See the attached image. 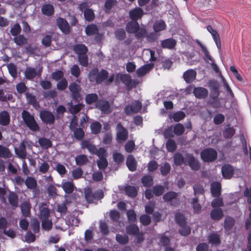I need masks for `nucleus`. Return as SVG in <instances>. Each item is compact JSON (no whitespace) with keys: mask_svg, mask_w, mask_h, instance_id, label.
<instances>
[{"mask_svg":"<svg viewBox=\"0 0 251 251\" xmlns=\"http://www.w3.org/2000/svg\"><path fill=\"white\" fill-rule=\"evenodd\" d=\"M108 75V72L105 70L102 69L99 72L97 68H94L90 72L88 78L90 82L99 84L107 77Z\"/></svg>","mask_w":251,"mask_h":251,"instance_id":"nucleus-1","label":"nucleus"},{"mask_svg":"<svg viewBox=\"0 0 251 251\" xmlns=\"http://www.w3.org/2000/svg\"><path fill=\"white\" fill-rule=\"evenodd\" d=\"M22 117L27 127L33 131L39 130V126L33 116L28 111L24 110L22 113Z\"/></svg>","mask_w":251,"mask_h":251,"instance_id":"nucleus-2","label":"nucleus"},{"mask_svg":"<svg viewBox=\"0 0 251 251\" xmlns=\"http://www.w3.org/2000/svg\"><path fill=\"white\" fill-rule=\"evenodd\" d=\"M201 159L205 162L213 161L217 156V151L213 149H206L203 150L201 154Z\"/></svg>","mask_w":251,"mask_h":251,"instance_id":"nucleus-3","label":"nucleus"},{"mask_svg":"<svg viewBox=\"0 0 251 251\" xmlns=\"http://www.w3.org/2000/svg\"><path fill=\"white\" fill-rule=\"evenodd\" d=\"M221 172L224 178L230 179L233 175L240 172L239 169H234L230 164H225L222 167Z\"/></svg>","mask_w":251,"mask_h":251,"instance_id":"nucleus-4","label":"nucleus"},{"mask_svg":"<svg viewBox=\"0 0 251 251\" xmlns=\"http://www.w3.org/2000/svg\"><path fill=\"white\" fill-rule=\"evenodd\" d=\"M142 106V102L139 100H134L131 105H126L124 111L127 115L136 113L141 110Z\"/></svg>","mask_w":251,"mask_h":251,"instance_id":"nucleus-5","label":"nucleus"},{"mask_svg":"<svg viewBox=\"0 0 251 251\" xmlns=\"http://www.w3.org/2000/svg\"><path fill=\"white\" fill-rule=\"evenodd\" d=\"M116 139L118 142L124 141L128 137V131L123 127L121 123H119L116 127Z\"/></svg>","mask_w":251,"mask_h":251,"instance_id":"nucleus-6","label":"nucleus"},{"mask_svg":"<svg viewBox=\"0 0 251 251\" xmlns=\"http://www.w3.org/2000/svg\"><path fill=\"white\" fill-rule=\"evenodd\" d=\"M40 117L43 122L48 125L53 124L55 121L54 114L48 110L41 111L40 113Z\"/></svg>","mask_w":251,"mask_h":251,"instance_id":"nucleus-7","label":"nucleus"},{"mask_svg":"<svg viewBox=\"0 0 251 251\" xmlns=\"http://www.w3.org/2000/svg\"><path fill=\"white\" fill-rule=\"evenodd\" d=\"M96 107L104 114H109L112 111L110 104L107 100H98L96 103Z\"/></svg>","mask_w":251,"mask_h":251,"instance_id":"nucleus-8","label":"nucleus"},{"mask_svg":"<svg viewBox=\"0 0 251 251\" xmlns=\"http://www.w3.org/2000/svg\"><path fill=\"white\" fill-rule=\"evenodd\" d=\"M144 14V11L140 7L135 8L129 11V16L132 21L137 22V20L141 19Z\"/></svg>","mask_w":251,"mask_h":251,"instance_id":"nucleus-9","label":"nucleus"},{"mask_svg":"<svg viewBox=\"0 0 251 251\" xmlns=\"http://www.w3.org/2000/svg\"><path fill=\"white\" fill-rule=\"evenodd\" d=\"M57 24L61 31L65 34H67L70 31V26L66 20L62 18H59L57 19Z\"/></svg>","mask_w":251,"mask_h":251,"instance_id":"nucleus-10","label":"nucleus"},{"mask_svg":"<svg viewBox=\"0 0 251 251\" xmlns=\"http://www.w3.org/2000/svg\"><path fill=\"white\" fill-rule=\"evenodd\" d=\"M121 80L126 86L129 87L131 85V78L129 75L118 74L116 75V82Z\"/></svg>","mask_w":251,"mask_h":251,"instance_id":"nucleus-11","label":"nucleus"},{"mask_svg":"<svg viewBox=\"0 0 251 251\" xmlns=\"http://www.w3.org/2000/svg\"><path fill=\"white\" fill-rule=\"evenodd\" d=\"M61 186L65 193L68 194L72 193L75 188L74 183L72 181H65L63 180Z\"/></svg>","mask_w":251,"mask_h":251,"instance_id":"nucleus-12","label":"nucleus"},{"mask_svg":"<svg viewBox=\"0 0 251 251\" xmlns=\"http://www.w3.org/2000/svg\"><path fill=\"white\" fill-rule=\"evenodd\" d=\"M193 93L196 98L204 99L208 96V91L204 88L197 87L194 88Z\"/></svg>","mask_w":251,"mask_h":251,"instance_id":"nucleus-13","label":"nucleus"},{"mask_svg":"<svg viewBox=\"0 0 251 251\" xmlns=\"http://www.w3.org/2000/svg\"><path fill=\"white\" fill-rule=\"evenodd\" d=\"M207 30L211 34L213 40L216 44V46L219 50L221 49V42L220 36L217 31L213 29L212 27L210 25L207 26Z\"/></svg>","mask_w":251,"mask_h":251,"instance_id":"nucleus-14","label":"nucleus"},{"mask_svg":"<svg viewBox=\"0 0 251 251\" xmlns=\"http://www.w3.org/2000/svg\"><path fill=\"white\" fill-rule=\"evenodd\" d=\"M41 71L37 72L36 69L31 67H27L25 72V75L28 79H31L37 75H40Z\"/></svg>","mask_w":251,"mask_h":251,"instance_id":"nucleus-15","label":"nucleus"},{"mask_svg":"<svg viewBox=\"0 0 251 251\" xmlns=\"http://www.w3.org/2000/svg\"><path fill=\"white\" fill-rule=\"evenodd\" d=\"M183 76L187 83H191L196 78V72L193 70H188L184 73Z\"/></svg>","mask_w":251,"mask_h":251,"instance_id":"nucleus-16","label":"nucleus"},{"mask_svg":"<svg viewBox=\"0 0 251 251\" xmlns=\"http://www.w3.org/2000/svg\"><path fill=\"white\" fill-rule=\"evenodd\" d=\"M153 65L151 63L142 66L137 70V75L139 77L144 75L153 68Z\"/></svg>","mask_w":251,"mask_h":251,"instance_id":"nucleus-17","label":"nucleus"},{"mask_svg":"<svg viewBox=\"0 0 251 251\" xmlns=\"http://www.w3.org/2000/svg\"><path fill=\"white\" fill-rule=\"evenodd\" d=\"M187 160L188 164L193 170H198L199 169L200 165L198 160L191 154L187 155Z\"/></svg>","mask_w":251,"mask_h":251,"instance_id":"nucleus-18","label":"nucleus"},{"mask_svg":"<svg viewBox=\"0 0 251 251\" xmlns=\"http://www.w3.org/2000/svg\"><path fill=\"white\" fill-rule=\"evenodd\" d=\"M126 165L130 171H134L136 169L137 163L134 157L131 155H128L126 159Z\"/></svg>","mask_w":251,"mask_h":251,"instance_id":"nucleus-19","label":"nucleus"},{"mask_svg":"<svg viewBox=\"0 0 251 251\" xmlns=\"http://www.w3.org/2000/svg\"><path fill=\"white\" fill-rule=\"evenodd\" d=\"M9 114L6 111H1L0 113V124L2 126H7L10 122Z\"/></svg>","mask_w":251,"mask_h":251,"instance_id":"nucleus-20","label":"nucleus"},{"mask_svg":"<svg viewBox=\"0 0 251 251\" xmlns=\"http://www.w3.org/2000/svg\"><path fill=\"white\" fill-rule=\"evenodd\" d=\"M224 216L222 209L220 208H214L210 213V217L214 220H219Z\"/></svg>","mask_w":251,"mask_h":251,"instance_id":"nucleus-21","label":"nucleus"},{"mask_svg":"<svg viewBox=\"0 0 251 251\" xmlns=\"http://www.w3.org/2000/svg\"><path fill=\"white\" fill-rule=\"evenodd\" d=\"M139 25L136 21H130L126 25V30L127 32L135 33L137 31Z\"/></svg>","mask_w":251,"mask_h":251,"instance_id":"nucleus-22","label":"nucleus"},{"mask_svg":"<svg viewBox=\"0 0 251 251\" xmlns=\"http://www.w3.org/2000/svg\"><path fill=\"white\" fill-rule=\"evenodd\" d=\"M16 154L22 159H25L26 156V148L25 144L22 143L18 148L15 149Z\"/></svg>","mask_w":251,"mask_h":251,"instance_id":"nucleus-23","label":"nucleus"},{"mask_svg":"<svg viewBox=\"0 0 251 251\" xmlns=\"http://www.w3.org/2000/svg\"><path fill=\"white\" fill-rule=\"evenodd\" d=\"M207 240L209 243L213 245H217L220 243L219 235L216 233H212L207 237Z\"/></svg>","mask_w":251,"mask_h":251,"instance_id":"nucleus-24","label":"nucleus"},{"mask_svg":"<svg viewBox=\"0 0 251 251\" xmlns=\"http://www.w3.org/2000/svg\"><path fill=\"white\" fill-rule=\"evenodd\" d=\"M176 44L175 40L172 38L167 39L161 42V46L163 48L172 49L175 47Z\"/></svg>","mask_w":251,"mask_h":251,"instance_id":"nucleus-25","label":"nucleus"},{"mask_svg":"<svg viewBox=\"0 0 251 251\" xmlns=\"http://www.w3.org/2000/svg\"><path fill=\"white\" fill-rule=\"evenodd\" d=\"M211 192L214 197H218L221 194V185L219 182H213L211 185Z\"/></svg>","mask_w":251,"mask_h":251,"instance_id":"nucleus-26","label":"nucleus"},{"mask_svg":"<svg viewBox=\"0 0 251 251\" xmlns=\"http://www.w3.org/2000/svg\"><path fill=\"white\" fill-rule=\"evenodd\" d=\"M30 204L29 202L24 201L21 205L22 214L25 217H28L30 214Z\"/></svg>","mask_w":251,"mask_h":251,"instance_id":"nucleus-27","label":"nucleus"},{"mask_svg":"<svg viewBox=\"0 0 251 251\" xmlns=\"http://www.w3.org/2000/svg\"><path fill=\"white\" fill-rule=\"evenodd\" d=\"M74 50L78 55L86 54L88 51L87 47L83 44H77L74 46Z\"/></svg>","mask_w":251,"mask_h":251,"instance_id":"nucleus-28","label":"nucleus"},{"mask_svg":"<svg viewBox=\"0 0 251 251\" xmlns=\"http://www.w3.org/2000/svg\"><path fill=\"white\" fill-rule=\"evenodd\" d=\"M166 27V25L165 22L162 20L156 21L153 25V29L155 32L162 31L165 29Z\"/></svg>","mask_w":251,"mask_h":251,"instance_id":"nucleus-29","label":"nucleus"},{"mask_svg":"<svg viewBox=\"0 0 251 251\" xmlns=\"http://www.w3.org/2000/svg\"><path fill=\"white\" fill-rule=\"evenodd\" d=\"M143 58L147 61H154L156 58L154 56V51L149 49L145 50L143 54Z\"/></svg>","mask_w":251,"mask_h":251,"instance_id":"nucleus-30","label":"nucleus"},{"mask_svg":"<svg viewBox=\"0 0 251 251\" xmlns=\"http://www.w3.org/2000/svg\"><path fill=\"white\" fill-rule=\"evenodd\" d=\"M42 12L45 15L50 16L54 12V7L50 4H45L42 7Z\"/></svg>","mask_w":251,"mask_h":251,"instance_id":"nucleus-31","label":"nucleus"},{"mask_svg":"<svg viewBox=\"0 0 251 251\" xmlns=\"http://www.w3.org/2000/svg\"><path fill=\"white\" fill-rule=\"evenodd\" d=\"M25 182L26 187L30 189H34L37 186V181L33 177H27Z\"/></svg>","mask_w":251,"mask_h":251,"instance_id":"nucleus-32","label":"nucleus"},{"mask_svg":"<svg viewBox=\"0 0 251 251\" xmlns=\"http://www.w3.org/2000/svg\"><path fill=\"white\" fill-rule=\"evenodd\" d=\"M126 231L129 235H137L139 233V229L135 225H131L126 227Z\"/></svg>","mask_w":251,"mask_h":251,"instance_id":"nucleus-33","label":"nucleus"},{"mask_svg":"<svg viewBox=\"0 0 251 251\" xmlns=\"http://www.w3.org/2000/svg\"><path fill=\"white\" fill-rule=\"evenodd\" d=\"M38 143L43 149H47L52 146V143L50 140L45 138H40L38 139Z\"/></svg>","mask_w":251,"mask_h":251,"instance_id":"nucleus-34","label":"nucleus"},{"mask_svg":"<svg viewBox=\"0 0 251 251\" xmlns=\"http://www.w3.org/2000/svg\"><path fill=\"white\" fill-rule=\"evenodd\" d=\"M85 32L87 35L91 36L98 32L97 26L94 25H87L85 28Z\"/></svg>","mask_w":251,"mask_h":251,"instance_id":"nucleus-35","label":"nucleus"},{"mask_svg":"<svg viewBox=\"0 0 251 251\" xmlns=\"http://www.w3.org/2000/svg\"><path fill=\"white\" fill-rule=\"evenodd\" d=\"M173 131L176 135L180 136L184 133L185 128L182 124L178 123L174 126Z\"/></svg>","mask_w":251,"mask_h":251,"instance_id":"nucleus-36","label":"nucleus"},{"mask_svg":"<svg viewBox=\"0 0 251 251\" xmlns=\"http://www.w3.org/2000/svg\"><path fill=\"white\" fill-rule=\"evenodd\" d=\"M75 160L76 164L79 166L83 165L88 161L87 156L84 154L77 155L75 158Z\"/></svg>","mask_w":251,"mask_h":251,"instance_id":"nucleus-37","label":"nucleus"},{"mask_svg":"<svg viewBox=\"0 0 251 251\" xmlns=\"http://www.w3.org/2000/svg\"><path fill=\"white\" fill-rule=\"evenodd\" d=\"M11 155L12 154L8 148L0 145V157L10 158Z\"/></svg>","mask_w":251,"mask_h":251,"instance_id":"nucleus-38","label":"nucleus"},{"mask_svg":"<svg viewBox=\"0 0 251 251\" xmlns=\"http://www.w3.org/2000/svg\"><path fill=\"white\" fill-rule=\"evenodd\" d=\"M50 211L48 208L43 207L40 210L39 217L40 220H43L50 219Z\"/></svg>","mask_w":251,"mask_h":251,"instance_id":"nucleus-39","label":"nucleus"},{"mask_svg":"<svg viewBox=\"0 0 251 251\" xmlns=\"http://www.w3.org/2000/svg\"><path fill=\"white\" fill-rule=\"evenodd\" d=\"M126 194L130 197H135L137 194V191L134 186H127L125 188Z\"/></svg>","mask_w":251,"mask_h":251,"instance_id":"nucleus-40","label":"nucleus"},{"mask_svg":"<svg viewBox=\"0 0 251 251\" xmlns=\"http://www.w3.org/2000/svg\"><path fill=\"white\" fill-rule=\"evenodd\" d=\"M69 89L72 93L74 97H77L80 91V86L75 83L70 84Z\"/></svg>","mask_w":251,"mask_h":251,"instance_id":"nucleus-41","label":"nucleus"},{"mask_svg":"<svg viewBox=\"0 0 251 251\" xmlns=\"http://www.w3.org/2000/svg\"><path fill=\"white\" fill-rule=\"evenodd\" d=\"M166 146L167 150L172 152L175 151L176 149V144L175 141L171 139L167 141Z\"/></svg>","mask_w":251,"mask_h":251,"instance_id":"nucleus-42","label":"nucleus"},{"mask_svg":"<svg viewBox=\"0 0 251 251\" xmlns=\"http://www.w3.org/2000/svg\"><path fill=\"white\" fill-rule=\"evenodd\" d=\"M47 190L49 195L51 197H55L57 195V189L54 183L48 184Z\"/></svg>","mask_w":251,"mask_h":251,"instance_id":"nucleus-43","label":"nucleus"},{"mask_svg":"<svg viewBox=\"0 0 251 251\" xmlns=\"http://www.w3.org/2000/svg\"><path fill=\"white\" fill-rule=\"evenodd\" d=\"M8 201L10 204L14 206L17 207L18 204V197L13 192H10L8 196Z\"/></svg>","mask_w":251,"mask_h":251,"instance_id":"nucleus-44","label":"nucleus"},{"mask_svg":"<svg viewBox=\"0 0 251 251\" xmlns=\"http://www.w3.org/2000/svg\"><path fill=\"white\" fill-rule=\"evenodd\" d=\"M14 42L19 46L23 45L27 43V39L23 35L16 36L13 39Z\"/></svg>","mask_w":251,"mask_h":251,"instance_id":"nucleus-45","label":"nucleus"},{"mask_svg":"<svg viewBox=\"0 0 251 251\" xmlns=\"http://www.w3.org/2000/svg\"><path fill=\"white\" fill-rule=\"evenodd\" d=\"M208 86L212 88L213 91H215V97H218L219 95L218 91L219 84L216 80H210L208 82Z\"/></svg>","mask_w":251,"mask_h":251,"instance_id":"nucleus-46","label":"nucleus"},{"mask_svg":"<svg viewBox=\"0 0 251 251\" xmlns=\"http://www.w3.org/2000/svg\"><path fill=\"white\" fill-rule=\"evenodd\" d=\"M142 183L145 187H150L153 184L152 176L149 175L145 176L142 178Z\"/></svg>","mask_w":251,"mask_h":251,"instance_id":"nucleus-47","label":"nucleus"},{"mask_svg":"<svg viewBox=\"0 0 251 251\" xmlns=\"http://www.w3.org/2000/svg\"><path fill=\"white\" fill-rule=\"evenodd\" d=\"M90 127L92 132L93 134H97L100 131L101 125L99 122H95L91 125Z\"/></svg>","mask_w":251,"mask_h":251,"instance_id":"nucleus-48","label":"nucleus"},{"mask_svg":"<svg viewBox=\"0 0 251 251\" xmlns=\"http://www.w3.org/2000/svg\"><path fill=\"white\" fill-rule=\"evenodd\" d=\"M234 219L231 217H226L225 221V228L226 230H230L234 224Z\"/></svg>","mask_w":251,"mask_h":251,"instance_id":"nucleus-49","label":"nucleus"},{"mask_svg":"<svg viewBox=\"0 0 251 251\" xmlns=\"http://www.w3.org/2000/svg\"><path fill=\"white\" fill-rule=\"evenodd\" d=\"M117 2V0H106L104 4L105 11L106 13L109 12Z\"/></svg>","mask_w":251,"mask_h":251,"instance_id":"nucleus-50","label":"nucleus"},{"mask_svg":"<svg viewBox=\"0 0 251 251\" xmlns=\"http://www.w3.org/2000/svg\"><path fill=\"white\" fill-rule=\"evenodd\" d=\"M147 33L144 27L139 26L137 31L135 33V36L137 38H141L147 36Z\"/></svg>","mask_w":251,"mask_h":251,"instance_id":"nucleus-51","label":"nucleus"},{"mask_svg":"<svg viewBox=\"0 0 251 251\" xmlns=\"http://www.w3.org/2000/svg\"><path fill=\"white\" fill-rule=\"evenodd\" d=\"M83 106L84 105L80 103L75 105H71L69 108V110L72 114L75 115L79 112Z\"/></svg>","mask_w":251,"mask_h":251,"instance_id":"nucleus-52","label":"nucleus"},{"mask_svg":"<svg viewBox=\"0 0 251 251\" xmlns=\"http://www.w3.org/2000/svg\"><path fill=\"white\" fill-rule=\"evenodd\" d=\"M52 226V223L50 219L42 220V227L46 230H50Z\"/></svg>","mask_w":251,"mask_h":251,"instance_id":"nucleus-53","label":"nucleus"},{"mask_svg":"<svg viewBox=\"0 0 251 251\" xmlns=\"http://www.w3.org/2000/svg\"><path fill=\"white\" fill-rule=\"evenodd\" d=\"M152 191L155 196H159L163 193L164 188L163 186L157 185L152 188Z\"/></svg>","mask_w":251,"mask_h":251,"instance_id":"nucleus-54","label":"nucleus"},{"mask_svg":"<svg viewBox=\"0 0 251 251\" xmlns=\"http://www.w3.org/2000/svg\"><path fill=\"white\" fill-rule=\"evenodd\" d=\"M185 116V114L183 111H178L173 115L172 118L175 122H177L183 119Z\"/></svg>","mask_w":251,"mask_h":251,"instance_id":"nucleus-55","label":"nucleus"},{"mask_svg":"<svg viewBox=\"0 0 251 251\" xmlns=\"http://www.w3.org/2000/svg\"><path fill=\"white\" fill-rule=\"evenodd\" d=\"M235 130L232 127L226 128L224 132V136L226 138H230L235 134Z\"/></svg>","mask_w":251,"mask_h":251,"instance_id":"nucleus-56","label":"nucleus"},{"mask_svg":"<svg viewBox=\"0 0 251 251\" xmlns=\"http://www.w3.org/2000/svg\"><path fill=\"white\" fill-rule=\"evenodd\" d=\"M174 163L176 165H180L184 161V158L181 154L179 153H175L174 156Z\"/></svg>","mask_w":251,"mask_h":251,"instance_id":"nucleus-57","label":"nucleus"},{"mask_svg":"<svg viewBox=\"0 0 251 251\" xmlns=\"http://www.w3.org/2000/svg\"><path fill=\"white\" fill-rule=\"evenodd\" d=\"M38 169L40 173L45 174L48 172L50 165L47 162H43L39 165Z\"/></svg>","mask_w":251,"mask_h":251,"instance_id":"nucleus-58","label":"nucleus"},{"mask_svg":"<svg viewBox=\"0 0 251 251\" xmlns=\"http://www.w3.org/2000/svg\"><path fill=\"white\" fill-rule=\"evenodd\" d=\"M116 240L117 241L121 244H126L128 242V238L126 235H116Z\"/></svg>","mask_w":251,"mask_h":251,"instance_id":"nucleus-59","label":"nucleus"},{"mask_svg":"<svg viewBox=\"0 0 251 251\" xmlns=\"http://www.w3.org/2000/svg\"><path fill=\"white\" fill-rule=\"evenodd\" d=\"M98 99V95L96 94H90L86 96V101L88 104H91L97 101Z\"/></svg>","mask_w":251,"mask_h":251,"instance_id":"nucleus-60","label":"nucleus"},{"mask_svg":"<svg viewBox=\"0 0 251 251\" xmlns=\"http://www.w3.org/2000/svg\"><path fill=\"white\" fill-rule=\"evenodd\" d=\"M84 15L85 19L88 21H91L94 18V12L91 9H87L84 10Z\"/></svg>","mask_w":251,"mask_h":251,"instance_id":"nucleus-61","label":"nucleus"},{"mask_svg":"<svg viewBox=\"0 0 251 251\" xmlns=\"http://www.w3.org/2000/svg\"><path fill=\"white\" fill-rule=\"evenodd\" d=\"M83 171L80 168H76L72 171V176L75 179H78L82 177Z\"/></svg>","mask_w":251,"mask_h":251,"instance_id":"nucleus-62","label":"nucleus"},{"mask_svg":"<svg viewBox=\"0 0 251 251\" xmlns=\"http://www.w3.org/2000/svg\"><path fill=\"white\" fill-rule=\"evenodd\" d=\"M176 222L180 226H183L185 223L184 217L180 213H176L175 216Z\"/></svg>","mask_w":251,"mask_h":251,"instance_id":"nucleus-63","label":"nucleus"},{"mask_svg":"<svg viewBox=\"0 0 251 251\" xmlns=\"http://www.w3.org/2000/svg\"><path fill=\"white\" fill-rule=\"evenodd\" d=\"M21 28L19 24H16L11 28L10 33L13 36H17L21 32Z\"/></svg>","mask_w":251,"mask_h":251,"instance_id":"nucleus-64","label":"nucleus"}]
</instances>
